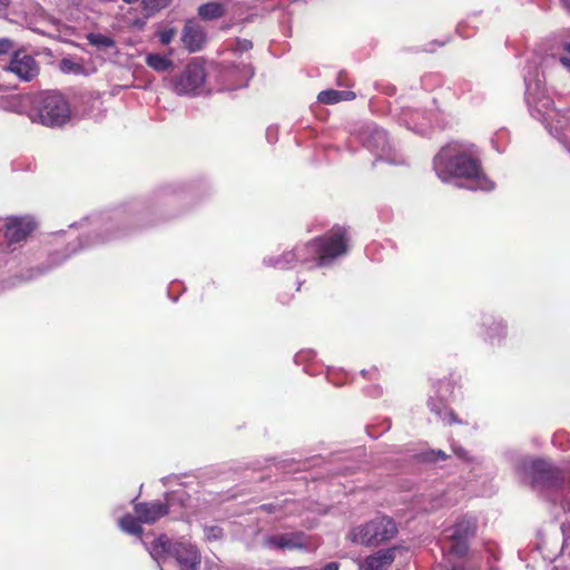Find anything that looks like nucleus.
Wrapping results in <instances>:
<instances>
[{
  "label": "nucleus",
  "mask_w": 570,
  "mask_h": 570,
  "mask_svg": "<svg viewBox=\"0 0 570 570\" xmlns=\"http://www.w3.org/2000/svg\"><path fill=\"white\" fill-rule=\"evenodd\" d=\"M433 169L443 183L465 180L471 190L491 191L494 183L482 166L481 151L468 141H452L443 146L433 158Z\"/></svg>",
  "instance_id": "1"
},
{
  "label": "nucleus",
  "mask_w": 570,
  "mask_h": 570,
  "mask_svg": "<svg viewBox=\"0 0 570 570\" xmlns=\"http://www.w3.org/2000/svg\"><path fill=\"white\" fill-rule=\"evenodd\" d=\"M348 235L344 227H334L321 237L296 245L278 255L264 257L263 264L279 271L294 268L298 263L314 267H330L348 252Z\"/></svg>",
  "instance_id": "2"
},
{
  "label": "nucleus",
  "mask_w": 570,
  "mask_h": 570,
  "mask_svg": "<svg viewBox=\"0 0 570 570\" xmlns=\"http://www.w3.org/2000/svg\"><path fill=\"white\" fill-rule=\"evenodd\" d=\"M128 219L124 217L122 212L115 210L112 213L96 214L87 217L79 223L70 225V227H77L81 230L77 246L71 243L67 246L69 254L61 256L59 253H55L49 256V265L38 266L27 271L26 274L20 276L21 281H32L46 273L53 267L59 266L72 254H76L80 249L89 248L106 242L116 239L126 234L128 228Z\"/></svg>",
  "instance_id": "3"
},
{
  "label": "nucleus",
  "mask_w": 570,
  "mask_h": 570,
  "mask_svg": "<svg viewBox=\"0 0 570 570\" xmlns=\"http://www.w3.org/2000/svg\"><path fill=\"white\" fill-rule=\"evenodd\" d=\"M520 469L530 478L534 491L560 512L570 513V480H566L560 469L541 459L523 461Z\"/></svg>",
  "instance_id": "4"
},
{
  "label": "nucleus",
  "mask_w": 570,
  "mask_h": 570,
  "mask_svg": "<svg viewBox=\"0 0 570 570\" xmlns=\"http://www.w3.org/2000/svg\"><path fill=\"white\" fill-rule=\"evenodd\" d=\"M28 117L46 127H61L70 119V107L61 94L42 91L32 96Z\"/></svg>",
  "instance_id": "5"
},
{
  "label": "nucleus",
  "mask_w": 570,
  "mask_h": 570,
  "mask_svg": "<svg viewBox=\"0 0 570 570\" xmlns=\"http://www.w3.org/2000/svg\"><path fill=\"white\" fill-rule=\"evenodd\" d=\"M149 554L156 560L160 570H166L168 561L175 560L181 570H196L200 563L197 548L189 542H171L166 535H160L148 547Z\"/></svg>",
  "instance_id": "6"
},
{
  "label": "nucleus",
  "mask_w": 570,
  "mask_h": 570,
  "mask_svg": "<svg viewBox=\"0 0 570 570\" xmlns=\"http://www.w3.org/2000/svg\"><path fill=\"white\" fill-rule=\"evenodd\" d=\"M189 202V196L180 184H167L158 187L151 196V207L155 218L144 223V225H153L167 222L184 213L183 205Z\"/></svg>",
  "instance_id": "7"
},
{
  "label": "nucleus",
  "mask_w": 570,
  "mask_h": 570,
  "mask_svg": "<svg viewBox=\"0 0 570 570\" xmlns=\"http://www.w3.org/2000/svg\"><path fill=\"white\" fill-rule=\"evenodd\" d=\"M397 534L395 521L387 515H376L367 522L353 527L347 539L358 546L375 548Z\"/></svg>",
  "instance_id": "8"
},
{
  "label": "nucleus",
  "mask_w": 570,
  "mask_h": 570,
  "mask_svg": "<svg viewBox=\"0 0 570 570\" xmlns=\"http://www.w3.org/2000/svg\"><path fill=\"white\" fill-rule=\"evenodd\" d=\"M358 141L375 157L376 160L390 165H405L404 156L391 142L387 132L375 124L364 125L356 135Z\"/></svg>",
  "instance_id": "9"
},
{
  "label": "nucleus",
  "mask_w": 570,
  "mask_h": 570,
  "mask_svg": "<svg viewBox=\"0 0 570 570\" xmlns=\"http://www.w3.org/2000/svg\"><path fill=\"white\" fill-rule=\"evenodd\" d=\"M189 499V494L184 489H179L167 493L165 502H140L134 505V510L142 523L151 524L168 514L174 507L185 508Z\"/></svg>",
  "instance_id": "10"
},
{
  "label": "nucleus",
  "mask_w": 570,
  "mask_h": 570,
  "mask_svg": "<svg viewBox=\"0 0 570 570\" xmlns=\"http://www.w3.org/2000/svg\"><path fill=\"white\" fill-rule=\"evenodd\" d=\"M456 382L452 377H444L433 386V394L428 400V406L439 419L448 424L461 423L449 409V402L454 396Z\"/></svg>",
  "instance_id": "11"
},
{
  "label": "nucleus",
  "mask_w": 570,
  "mask_h": 570,
  "mask_svg": "<svg viewBox=\"0 0 570 570\" xmlns=\"http://www.w3.org/2000/svg\"><path fill=\"white\" fill-rule=\"evenodd\" d=\"M476 519L473 517H462L453 525L444 529L443 534L446 542V549L453 554L462 557L469 550V541L475 535Z\"/></svg>",
  "instance_id": "12"
},
{
  "label": "nucleus",
  "mask_w": 570,
  "mask_h": 570,
  "mask_svg": "<svg viewBox=\"0 0 570 570\" xmlns=\"http://www.w3.org/2000/svg\"><path fill=\"white\" fill-rule=\"evenodd\" d=\"M265 547L272 550L312 552L317 544L313 538L303 531L281 532L267 535Z\"/></svg>",
  "instance_id": "13"
},
{
  "label": "nucleus",
  "mask_w": 570,
  "mask_h": 570,
  "mask_svg": "<svg viewBox=\"0 0 570 570\" xmlns=\"http://www.w3.org/2000/svg\"><path fill=\"white\" fill-rule=\"evenodd\" d=\"M206 73L202 65L191 62L174 81V90L177 95L197 96L204 90Z\"/></svg>",
  "instance_id": "14"
},
{
  "label": "nucleus",
  "mask_w": 570,
  "mask_h": 570,
  "mask_svg": "<svg viewBox=\"0 0 570 570\" xmlns=\"http://www.w3.org/2000/svg\"><path fill=\"white\" fill-rule=\"evenodd\" d=\"M478 327L479 336L490 345H501L508 336L507 321L490 312L480 314Z\"/></svg>",
  "instance_id": "15"
},
{
  "label": "nucleus",
  "mask_w": 570,
  "mask_h": 570,
  "mask_svg": "<svg viewBox=\"0 0 570 570\" xmlns=\"http://www.w3.org/2000/svg\"><path fill=\"white\" fill-rule=\"evenodd\" d=\"M396 118L400 125L417 135L424 136L429 132L433 122L436 121V114L432 109L421 111L417 108L404 106L401 107Z\"/></svg>",
  "instance_id": "16"
},
{
  "label": "nucleus",
  "mask_w": 570,
  "mask_h": 570,
  "mask_svg": "<svg viewBox=\"0 0 570 570\" xmlns=\"http://www.w3.org/2000/svg\"><path fill=\"white\" fill-rule=\"evenodd\" d=\"M3 70L16 75L21 81H31L39 73V65L27 50H14Z\"/></svg>",
  "instance_id": "17"
},
{
  "label": "nucleus",
  "mask_w": 570,
  "mask_h": 570,
  "mask_svg": "<svg viewBox=\"0 0 570 570\" xmlns=\"http://www.w3.org/2000/svg\"><path fill=\"white\" fill-rule=\"evenodd\" d=\"M4 243L9 252H14L26 242L33 229V222L28 217H10L3 223Z\"/></svg>",
  "instance_id": "18"
},
{
  "label": "nucleus",
  "mask_w": 570,
  "mask_h": 570,
  "mask_svg": "<svg viewBox=\"0 0 570 570\" xmlns=\"http://www.w3.org/2000/svg\"><path fill=\"white\" fill-rule=\"evenodd\" d=\"M33 95L22 94H1L0 92V109L14 114H26L31 108Z\"/></svg>",
  "instance_id": "19"
},
{
  "label": "nucleus",
  "mask_w": 570,
  "mask_h": 570,
  "mask_svg": "<svg viewBox=\"0 0 570 570\" xmlns=\"http://www.w3.org/2000/svg\"><path fill=\"white\" fill-rule=\"evenodd\" d=\"M181 41L188 51L196 52L203 48L206 33L197 22L189 20L185 23Z\"/></svg>",
  "instance_id": "20"
},
{
  "label": "nucleus",
  "mask_w": 570,
  "mask_h": 570,
  "mask_svg": "<svg viewBox=\"0 0 570 570\" xmlns=\"http://www.w3.org/2000/svg\"><path fill=\"white\" fill-rule=\"evenodd\" d=\"M395 548L382 549L366 557L360 563V570H385L395 559Z\"/></svg>",
  "instance_id": "21"
},
{
  "label": "nucleus",
  "mask_w": 570,
  "mask_h": 570,
  "mask_svg": "<svg viewBox=\"0 0 570 570\" xmlns=\"http://www.w3.org/2000/svg\"><path fill=\"white\" fill-rule=\"evenodd\" d=\"M560 46L563 52L542 58L541 65L546 68L549 65L560 66L570 72V35L561 40Z\"/></svg>",
  "instance_id": "22"
},
{
  "label": "nucleus",
  "mask_w": 570,
  "mask_h": 570,
  "mask_svg": "<svg viewBox=\"0 0 570 570\" xmlns=\"http://www.w3.org/2000/svg\"><path fill=\"white\" fill-rule=\"evenodd\" d=\"M227 76L235 79L233 89L244 88L247 87L254 76V69L249 63L240 62L239 65L232 66L227 71Z\"/></svg>",
  "instance_id": "23"
},
{
  "label": "nucleus",
  "mask_w": 570,
  "mask_h": 570,
  "mask_svg": "<svg viewBox=\"0 0 570 570\" xmlns=\"http://www.w3.org/2000/svg\"><path fill=\"white\" fill-rule=\"evenodd\" d=\"M355 92L351 90L327 89L318 94L317 100L325 105H334L340 101L353 100Z\"/></svg>",
  "instance_id": "24"
},
{
  "label": "nucleus",
  "mask_w": 570,
  "mask_h": 570,
  "mask_svg": "<svg viewBox=\"0 0 570 570\" xmlns=\"http://www.w3.org/2000/svg\"><path fill=\"white\" fill-rule=\"evenodd\" d=\"M225 6L219 2H207L198 8V16L203 20H215L222 18L225 14Z\"/></svg>",
  "instance_id": "25"
},
{
  "label": "nucleus",
  "mask_w": 570,
  "mask_h": 570,
  "mask_svg": "<svg viewBox=\"0 0 570 570\" xmlns=\"http://www.w3.org/2000/svg\"><path fill=\"white\" fill-rule=\"evenodd\" d=\"M141 521L139 520V517L136 514V517L131 514H125L119 520V527L120 529L131 535L141 537L142 534V527Z\"/></svg>",
  "instance_id": "26"
},
{
  "label": "nucleus",
  "mask_w": 570,
  "mask_h": 570,
  "mask_svg": "<svg viewBox=\"0 0 570 570\" xmlns=\"http://www.w3.org/2000/svg\"><path fill=\"white\" fill-rule=\"evenodd\" d=\"M146 63L148 67L158 72H165L173 68V61L160 53H148L146 56Z\"/></svg>",
  "instance_id": "27"
},
{
  "label": "nucleus",
  "mask_w": 570,
  "mask_h": 570,
  "mask_svg": "<svg viewBox=\"0 0 570 570\" xmlns=\"http://www.w3.org/2000/svg\"><path fill=\"white\" fill-rule=\"evenodd\" d=\"M89 45L96 47L98 50L116 49V41L106 35L99 32H90L87 35Z\"/></svg>",
  "instance_id": "28"
},
{
  "label": "nucleus",
  "mask_w": 570,
  "mask_h": 570,
  "mask_svg": "<svg viewBox=\"0 0 570 570\" xmlns=\"http://www.w3.org/2000/svg\"><path fill=\"white\" fill-rule=\"evenodd\" d=\"M451 449L453 454L461 461L471 465L472 470L481 466L482 460L480 458L473 456L465 450L463 446L456 443L451 444Z\"/></svg>",
  "instance_id": "29"
},
{
  "label": "nucleus",
  "mask_w": 570,
  "mask_h": 570,
  "mask_svg": "<svg viewBox=\"0 0 570 570\" xmlns=\"http://www.w3.org/2000/svg\"><path fill=\"white\" fill-rule=\"evenodd\" d=\"M561 532L563 537L562 546L560 549L554 551H549V553L544 554V559L553 561L559 553H564L566 551L570 554V522H563L561 525Z\"/></svg>",
  "instance_id": "30"
},
{
  "label": "nucleus",
  "mask_w": 570,
  "mask_h": 570,
  "mask_svg": "<svg viewBox=\"0 0 570 570\" xmlns=\"http://www.w3.org/2000/svg\"><path fill=\"white\" fill-rule=\"evenodd\" d=\"M510 136L507 129L501 128L491 137V145L498 153H504L509 144Z\"/></svg>",
  "instance_id": "31"
},
{
  "label": "nucleus",
  "mask_w": 570,
  "mask_h": 570,
  "mask_svg": "<svg viewBox=\"0 0 570 570\" xmlns=\"http://www.w3.org/2000/svg\"><path fill=\"white\" fill-rule=\"evenodd\" d=\"M60 69L63 73H71V75H83L85 73V67L70 58H63L60 61Z\"/></svg>",
  "instance_id": "32"
},
{
  "label": "nucleus",
  "mask_w": 570,
  "mask_h": 570,
  "mask_svg": "<svg viewBox=\"0 0 570 570\" xmlns=\"http://www.w3.org/2000/svg\"><path fill=\"white\" fill-rule=\"evenodd\" d=\"M315 358V352L313 350H302L294 356V362L297 365H303L304 371L311 375L313 373L308 370V364Z\"/></svg>",
  "instance_id": "33"
},
{
  "label": "nucleus",
  "mask_w": 570,
  "mask_h": 570,
  "mask_svg": "<svg viewBox=\"0 0 570 570\" xmlns=\"http://www.w3.org/2000/svg\"><path fill=\"white\" fill-rule=\"evenodd\" d=\"M170 0H142V7L148 16L154 14L160 9L168 7Z\"/></svg>",
  "instance_id": "34"
},
{
  "label": "nucleus",
  "mask_w": 570,
  "mask_h": 570,
  "mask_svg": "<svg viewBox=\"0 0 570 570\" xmlns=\"http://www.w3.org/2000/svg\"><path fill=\"white\" fill-rule=\"evenodd\" d=\"M420 456L424 462H438L444 461L448 458V454L442 450H430L421 453Z\"/></svg>",
  "instance_id": "35"
},
{
  "label": "nucleus",
  "mask_w": 570,
  "mask_h": 570,
  "mask_svg": "<svg viewBox=\"0 0 570 570\" xmlns=\"http://www.w3.org/2000/svg\"><path fill=\"white\" fill-rule=\"evenodd\" d=\"M204 534H205L206 540L215 541V540H219L223 538L224 531L218 525H206L204 528Z\"/></svg>",
  "instance_id": "36"
},
{
  "label": "nucleus",
  "mask_w": 570,
  "mask_h": 570,
  "mask_svg": "<svg viewBox=\"0 0 570 570\" xmlns=\"http://www.w3.org/2000/svg\"><path fill=\"white\" fill-rule=\"evenodd\" d=\"M176 35V30L174 28L165 29L158 33L159 41L163 45H169Z\"/></svg>",
  "instance_id": "37"
},
{
  "label": "nucleus",
  "mask_w": 570,
  "mask_h": 570,
  "mask_svg": "<svg viewBox=\"0 0 570 570\" xmlns=\"http://www.w3.org/2000/svg\"><path fill=\"white\" fill-rule=\"evenodd\" d=\"M14 43L12 40L8 38L0 39V55H7L9 52H13Z\"/></svg>",
  "instance_id": "38"
},
{
  "label": "nucleus",
  "mask_w": 570,
  "mask_h": 570,
  "mask_svg": "<svg viewBox=\"0 0 570 570\" xmlns=\"http://www.w3.org/2000/svg\"><path fill=\"white\" fill-rule=\"evenodd\" d=\"M253 48V43L248 39H237L235 43V50L239 52H246Z\"/></svg>",
  "instance_id": "39"
},
{
  "label": "nucleus",
  "mask_w": 570,
  "mask_h": 570,
  "mask_svg": "<svg viewBox=\"0 0 570 570\" xmlns=\"http://www.w3.org/2000/svg\"><path fill=\"white\" fill-rule=\"evenodd\" d=\"M278 138V128L276 126H269L266 129V139L269 144H275Z\"/></svg>",
  "instance_id": "40"
},
{
  "label": "nucleus",
  "mask_w": 570,
  "mask_h": 570,
  "mask_svg": "<svg viewBox=\"0 0 570 570\" xmlns=\"http://www.w3.org/2000/svg\"><path fill=\"white\" fill-rule=\"evenodd\" d=\"M361 375L367 380H375L379 376V371L373 366L370 370H362Z\"/></svg>",
  "instance_id": "41"
},
{
  "label": "nucleus",
  "mask_w": 570,
  "mask_h": 570,
  "mask_svg": "<svg viewBox=\"0 0 570 570\" xmlns=\"http://www.w3.org/2000/svg\"><path fill=\"white\" fill-rule=\"evenodd\" d=\"M279 505L278 504H275V503H266V504H262L259 507V509L262 511H265L267 513H276V511L278 510Z\"/></svg>",
  "instance_id": "42"
},
{
  "label": "nucleus",
  "mask_w": 570,
  "mask_h": 570,
  "mask_svg": "<svg viewBox=\"0 0 570 570\" xmlns=\"http://www.w3.org/2000/svg\"><path fill=\"white\" fill-rule=\"evenodd\" d=\"M335 374H336V373H335L333 370H328V371H327V375H326V376H327V380H328L331 383H333L334 385H336V386L343 385V384H344V382H343V381H340V380H336V379H335V376H334Z\"/></svg>",
  "instance_id": "43"
},
{
  "label": "nucleus",
  "mask_w": 570,
  "mask_h": 570,
  "mask_svg": "<svg viewBox=\"0 0 570 570\" xmlns=\"http://www.w3.org/2000/svg\"><path fill=\"white\" fill-rule=\"evenodd\" d=\"M562 7L570 13V0H560Z\"/></svg>",
  "instance_id": "44"
},
{
  "label": "nucleus",
  "mask_w": 570,
  "mask_h": 570,
  "mask_svg": "<svg viewBox=\"0 0 570 570\" xmlns=\"http://www.w3.org/2000/svg\"><path fill=\"white\" fill-rule=\"evenodd\" d=\"M3 223H6V219L0 218V235L4 232Z\"/></svg>",
  "instance_id": "45"
},
{
  "label": "nucleus",
  "mask_w": 570,
  "mask_h": 570,
  "mask_svg": "<svg viewBox=\"0 0 570 570\" xmlns=\"http://www.w3.org/2000/svg\"><path fill=\"white\" fill-rule=\"evenodd\" d=\"M0 2L3 7L9 6V0H0Z\"/></svg>",
  "instance_id": "46"
},
{
  "label": "nucleus",
  "mask_w": 570,
  "mask_h": 570,
  "mask_svg": "<svg viewBox=\"0 0 570 570\" xmlns=\"http://www.w3.org/2000/svg\"><path fill=\"white\" fill-rule=\"evenodd\" d=\"M425 51H434V48H426Z\"/></svg>",
  "instance_id": "47"
},
{
  "label": "nucleus",
  "mask_w": 570,
  "mask_h": 570,
  "mask_svg": "<svg viewBox=\"0 0 570 570\" xmlns=\"http://www.w3.org/2000/svg\"><path fill=\"white\" fill-rule=\"evenodd\" d=\"M142 219H144V218L138 217V218H136V219H135V222H141Z\"/></svg>",
  "instance_id": "48"
},
{
  "label": "nucleus",
  "mask_w": 570,
  "mask_h": 570,
  "mask_svg": "<svg viewBox=\"0 0 570 570\" xmlns=\"http://www.w3.org/2000/svg\"><path fill=\"white\" fill-rule=\"evenodd\" d=\"M445 42H438V46H444Z\"/></svg>",
  "instance_id": "49"
}]
</instances>
